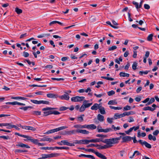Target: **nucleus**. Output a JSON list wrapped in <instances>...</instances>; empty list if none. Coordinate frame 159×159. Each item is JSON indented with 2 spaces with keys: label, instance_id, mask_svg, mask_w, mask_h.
<instances>
[{
  "label": "nucleus",
  "instance_id": "473e14b6",
  "mask_svg": "<svg viewBox=\"0 0 159 159\" xmlns=\"http://www.w3.org/2000/svg\"><path fill=\"white\" fill-rule=\"evenodd\" d=\"M109 107L111 109L114 110H120L122 108V107H114L111 106H109Z\"/></svg>",
  "mask_w": 159,
  "mask_h": 159
},
{
  "label": "nucleus",
  "instance_id": "bb28decb",
  "mask_svg": "<svg viewBox=\"0 0 159 159\" xmlns=\"http://www.w3.org/2000/svg\"><path fill=\"white\" fill-rule=\"evenodd\" d=\"M106 23L108 25H110V26H111V27H112V28H115V29H118L119 28V27L118 26H114V25H112L111 23L110 22V21H107L106 22Z\"/></svg>",
  "mask_w": 159,
  "mask_h": 159
},
{
  "label": "nucleus",
  "instance_id": "7c9ffc66",
  "mask_svg": "<svg viewBox=\"0 0 159 159\" xmlns=\"http://www.w3.org/2000/svg\"><path fill=\"white\" fill-rule=\"evenodd\" d=\"M62 134L63 135H71L70 131H66L63 132Z\"/></svg>",
  "mask_w": 159,
  "mask_h": 159
},
{
  "label": "nucleus",
  "instance_id": "8fccbe9b",
  "mask_svg": "<svg viewBox=\"0 0 159 159\" xmlns=\"http://www.w3.org/2000/svg\"><path fill=\"white\" fill-rule=\"evenodd\" d=\"M30 101L34 103L39 104V101H38L35 100H31Z\"/></svg>",
  "mask_w": 159,
  "mask_h": 159
},
{
  "label": "nucleus",
  "instance_id": "69168bd1",
  "mask_svg": "<svg viewBox=\"0 0 159 159\" xmlns=\"http://www.w3.org/2000/svg\"><path fill=\"white\" fill-rule=\"evenodd\" d=\"M74 128L77 129H81V125H76L74 126Z\"/></svg>",
  "mask_w": 159,
  "mask_h": 159
},
{
  "label": "nucleus",
  "instance_id": "4468645a",
  "mask_svg": "<svg viewBox=\"0 0 159 159\" xmlns=\"http://www.w3.org/2000/svg\"><path fill=\"white\" fill-rule=\"evenodd\" d=\"M25 129L34 131H35L36 129L35 128L32 126H25Z\"/></svg>",
  "mask_w": 159,
  "mask_h": 159
},
{
  "label": "nucleus",
  "instance_id": "9d476101",
  "mask_svg": "<svg viewBox=\"0 0 159 159\" xmlns=\"http://www.w3.org/2000/svg\"><path fill=\"white\" fill-rule=\"evenodd\" d=\"M61 142L63 143V145H66L70 146H73L75 145L74 143H70L68 142V141L66 140H61Z\"/></svg>",
  "mask_w": 159,
  "mask_h": 159
},
{
  "label": "nucleus",
  "instance_id": "a19ab883",
  "mask_svg": "<svg viewBox=\"0 0 159 159\" xmlns=\"http://www.w3.org/2000/svg\"><path fill=\"white\" fill-rule=\"evenodd\" d=\"M83 105H84V106L85 107V108L89 107H90L91 105L92 104V103H85V104H84L83 103Z\"/></svg>",
  "mask_w": 159,
  "mask_h": 159
},
{
  "label": "nucleus",
  "instance_id": "2eb2a0df",
  "mask_svg": "<svg viewBox=\"0 0 159 159\" xmlns=\"http://www.w3.org/2000/svg\"><path fill=\"white\" fill-rule=\"evenodd\" d=\"M98 119L100 122H102L104 120V117L103 116L98 114L97 116Z\"/></svg>",
  "mask_w": 159,
  "mask_h": 159
},
{
  "label": "nucleus",
  "instance_id": "de8ad7c7",
  "mask_svg": "<svg viewBox=\"0 0 159 159\" xmlns=\"http://www.w3.org/2000/svg\"><path fill=\"white\" fill-rule=\"evenodd\" d=\"M84 106V105L82 104L81 107L80 108L79 111L80 112H82L85 110V108Z\"/></svg>",
  "mask_w": 159,
  "mask_h": 159
},
{
  "label": "nucleus",
  "instance_id": "412c9836",
  "mask_svg": "<svg viewBox=\"0 0 159 159\" xmlns=\"http://www.w3.org/2000/svg\"><path fill=\"white\" fill-rule=\"evenodd\" d=\"M120 76L128 77L129 76V75L128 73L121 72L120 73Z\"/></svg>",
  "mask_w": 159,
  "mask_h": 159
},
{
  "label": "nucleus",
  "instance_id": "20e7f679",
  "mask_svg": "<svg viewBox=\"0 0 159 159\" xmlns=\"http://www.w3.org/2000/svg\"><path fill=\"white\" fill-rule=\"evenodd\" d=\"M24 140L26 141H30L31 142L33 143L36 145H38L39 142V140L38 139H32V137L31 136H28L27 139H24Z\"/></svg>",
  "mask_w": 159,
  "mask_h": 159
},
{
  "label": "nucleus",
  "instance_id": "49530a36",
  "mask_svg": "<svg viewBox=\"0 0 159 159\" xmlns=\"http://www.w3.org/2000/svg\"><path fill=\"white\" fill-rule=\"evenodd\" d=\"M0 138H2L5 140H8L10 139V137L8 136H0Z\"/></svg>",
  "mask_w": 159,
  "mask_h": 159
},
{
  "label": "nucleus",
  "instance_id": "864d4df0",
  "mask_svg": "<svg viewBox=\"0 0 159 159\" xmlns=\"http://www.w3.org/2000/svg\"><path fill=\"white\" fill-rule=\"evenodd\" d=\"M96 136L97 137H100L101 138H106L107 136L106 135H104L102 134H97L96 135Z\"/></svg>",
  "mask_w": 159,
  "mask_h": 159
},
{
  "label": "nucleus",
  "instance_id": "cd10ccee",
  "mask_svg": "<svg viewBox=\"0 0 159 159\" xmlns=\"http://www.w3.org/2000/svg\"><path fill=\"white\" fill-rule=\"evenodd\" d=\"M117 104V102L115 100H110L108 103V105H116Z\"/></svg>",
  "mask_w": 159,
  "mask_h": 159
},
{
  "label": "nucleus",
  "instance_id": "052dcab7",
  "mask_svg": "<svg viewBox=\"0 0 159 159\" xmlns=\"http://www.w3.org/2000/svg\"><path fill=\"white\" fill-rule=\"evenodd\" d=\"M7 124H8L7 126H8V127H7V129H10L12 128H13V125H12L11 123H7Z\"/></svg>",
  "mask_w": 159,
  "mask_h": 159
},
{
  "label": "nucleus",
  "instance_id": "6e6d98bb",
  "mask_svg": "<svg viewBox=\"0 0 159 159\" xmlns=\"http://www.w3.org/2000/svg\"><path fill=\"white\" fill-rule=\"evenodd\" d=\"M116 48H117L116 46H112L111 47H110L108 48V50H109V51L113 50H114L116 49Z\"/></svg>",
  "mask_w": 159,
  "mask_h": 159
},
{
  "label": "nucleus",
  "instance_id": "0eeeda50",
  "mask_svg": "<svg viewBox=\"0 0 159 159\" xmlns=\"http://www.w3.org/2000/svg\"><path fill=\"white\" fill-rule=\"evenodd\" d=\"M142 145H144L145 146L148 148H152V146L151 145L148 143L147 142L145 141H144L143 142L142 141V140H139L138 141Z\"/></svg>",
  "mask_w": 159,
  "mask_h": 159
},
{
  "label": "nucleus",
  "instance_id": "39448f33",
  "mask_svg": "<svg viewBox=\"0 0 159 159\" xmlns=\"http://www.w3.org/2000/svg\"><path fill=\"white\" fill-rule=\"evenodd\" d=\"M73 143L74 144H89L88 140L82 139L80 140H75L74 141Z\"/></svg>",
  "mask_w": 159,
  "mask_h": 159
},
{
  "label": "nucleus",
  "instance_id": "aec40b11",
  "mask_svg": "<svg viewBox=\"0 0 159 159\" xmlns=\"http://www.w3.org/2000/svg\"><path fill=\"white\" fill-rule=\"evenodd\" d=\"M99 110L100 113L102 114H106V112L104 107L101 106V107L99 108Z\"/></svg>",
  "mask_w": 159,
  "mask_h": 159
},
{
  "label": "nucleus",
  "instance_id": "c85d7f7f",
  "mask_svg": "<svg viewBox=\"0 0 159 159\" xmlns=\"http://www.w3.org/2000/svg\"><path fill=\"white\" fill-rule=\"evenodd\" d=\"M153 36V34H150L148 37L147 39L149 41H151L152 39V37Z\"/></svg>",
  "mask_w": 159,
  "mask_h": 159
},
{
  "label": "nucleus",
  "instance_id": "4d7b16f0",
  "mask_svg": "<svg viewBox=\"0 0 159 159\" xmlns=\"http://www.w3.org/2000/svg\"><path fill=\"white\" fill-rule=\"evenodd\" d=\"M112 129L111 128H107L105 129H104L103 132L104 133H107L108 132H110V131H111Z\"/></svg>",
  "mask_w": 159,
  "mask_h": 159
},
{
  "label": "nucleus",
  "instance_id": "e2e57ef3",
  "mask_svg": "<svg viewBox=\"0 0 159 159\" xmlns=\"http://www.w3.org/2000/svg\"><path fill=\"white\" fill-rule=\"evenodd\" d=\"M159 133V130H156L153 132V135L155 136H157Z\"/></svg>",
  "mask_w": 159,
  "mask_h": 159
},
{
  "label": "nucleus",
  "instance_id": "4be33fe9",
  "mask_svg": "<svg viewBox=\"0 0 159 159\" xmlns=\"http://www.w3.org/2000/svg\"><path fill=\"white\" fill-rule=\"evenodd\" d=\"M41 104L49 105L50 104V102L48 101L40 100L39 102V104Z\"/></svg>",
  "mask_w": 159,
  "mask_h": 159
},
{
  "label": "nucleus",
  "instance_id": "a878e982",
  "mask_svg": "<svg viewBox=\"0 0 159 159\" xmlns=\"http://www.w3.org/2000/svg\"><path fill=\"white\" fill-rule=\"evenodd\" d=\"M27 150L25 149L21 150V149H16L15 150V152H26Z\"/></svg>",
  "mask_w": 159,
  "mask_h": 159
},
{
  "label": "nucleus",
  "instance_id": "e433bc0d",
  "mask_svg": "<svg viewBox=\"0 0 159 159\" xmlns=\"http://www.w3.org/2000/svg\"><path fill=\"white\" fill-rule=\"evenodd\" d=\"M114 118L115 119H116L118 118H121L120 115L118 113H116L114 115Z\"/></svg>",
  "mask_w": 159,
  "mask_h": 159
},
{
  "label": "nucleus",
  "instance_id": "4c0bfd02",
  "mask_svg": "<svg viewBox=\"0 0 159 159\" xmlns=\"http://www.w3.org/2000/svg\"><path fill=\"white\" fill-rule=\"evenodd\" d=\"M107 94L109 96H111L115 93V92L113 90H111L107 93Z\"/></svg>",
  "mask_w": 159,
  "mask_h": 159
},
{
  "label": "nucleus",
  "instance_id": "dca6fc26",
  "mask_svg": "<svg viewBox=\"0 0 159 159\" xmlns=\"http://www.w3.org/2000/svg\"><path fill=\"white\" fill-rule=\"evenodd\" d=\"M155 109V108H152L151 107L147 106L146 107H144L143 108V110L144 111L149 110L152 111H153Z\"/></svg>",
  "mask_w": 159,
  "mask_h": 159
},
{
  "label": "nucleus",
  "instance_id": "72a5a7b5",
  "mask_svg": "<svg viewBox=\"0 0 159 159\" xmlns=\"http://www.w3.org/2000/svg\"><path fill=\"white\" fill-rule=\"evenodd\" d=\"M15 134L16 135H18L19 136H20L21 137H23L24 138H26V139L27 138V137H28V136H27V135L21 134L19 133H16V132L15 133Z\"/></svg>",
  "mask_w": 159,
  "mask_h": 159
},
{
  "label": "nucleus",
  "instance_id": "79ce46f5",
  "mask_svg": "<svg viewBox=\"0 0 159 159\" xmlns=\"http://www.w3.org/2000/svg\"><path fill=\"white\" fill-rule=\"evenodd\" d=\"M132 2L133 4L135 6L136 8L137 9H138L139 8L138 3L134 1H133Z\"/></svg>",
  "mask_w": 159,
  "mask_h": 159
},
{
  "label": "nucleus",
  "instance_id": "a211bd4d",
  "mask_svg": "<svg viewBox=\"0 0 159 159\" xmlns=\"http://www.w3.org/2000/svg\"><path fill=\"white\" fill-rule=\"evenodd\" d=\"M88 129L93 130L96 128V126L94 124L88 125Z\"/></svg>",
  "mask_w": 159,
  "mask_h": 159
},
{
  "label": "nucleus",
  "instance_id": "6e6552de",
  "mask_svg": "<svg viewBox=\"0 0 159 159\" xmlns=\"http://www.w3.org/2000/svg\"><path fill=\"white\" fill-rule=\"evenodd\" d=\"M16 146L18 147H21L22 148H29L30 147L28 145L24 144L21 142H19L18 144H17Z\"/></svg>",
  "mask_w": 159,
  "mask_h": 159
},
{
  "label": "nucleus",
  "instance_id": "5fc2aeb1",
  "mask_svg": "<svg viewBox=\"0 0 159 159\" xmlns=\"http://www.w3.org/2000/svg\"><path fill=\"white\" fill-rule=\"evenodd\" d=\"M125 116H129L134 114L133 111H129V112H124Z\"/></svg>",
  "mask_w": 159,
  "mask_h": 159
},
{
  "label": "nucleus",
  "instance_id": "0e129e2a",
  "mask_svg": "<svg viewBox=\"0 0 159 159\" xmlns=\"http://www.w3.org/2000/svg\"><path fill=\"white\" fill-rule=\"evenodd\" d=\"M133 130V128H130L128 130L125 131V133L127 134H129V133L131 132Z\"/></svg>",
  "mask_w": 159,
  "mask_h": 159
},
{
  "label": "nucleus",
  "instance_id": "58836bf2",
  "mask_svg": "<svg viewBox=\"0 0 159 159\" xmlns=\"http://www.w3.org/2000/svg\"><path fill=\"white\" fill-rule=\"evenodd\" d=\"M51 79L53 80H57V81H60V80L63 81L64 80V79L63 78H51Z\"/></svg>",
  "mask_w": 159,
  "mask_h": 159
},
{
  "label": "nucleus",
  "instance_id": "6ab92c4d",
  "mask_svg": "<svg viewBox=\"0 0 159 159\" xmlns=\"http://www.w3.org/2000/svg\"><path fill=\"white\" fill-rule=\"evenodd\" d=\"M52 139L51 138L44 137L42 139L40 140V141H49L51 142L52 140Z\"/></svg>",
  "mask_w": 159,
  "mask_h": 159
},
{
  "label": "nucleus",
  "instance_id": "37998d69",
  "mask_svg": "<svg viewBox=\"0 0 159 159\" xmlns=\"http://www.w3.org/2000/svg\"><path fill=\"white\" fill-rule=\"evenodd\" d=\"M149 72H150V71L146 70L145 71H140L139 72V73L140 75H142L143 73L146 75Z\"/></svg>",
  "mask_w": 159,
  "mask_h": 159
},
{
  "label": "nucleus",
  "instance_id": "9b49d317",
  "mask_svg": "<svg viewBox=\"0 0 159 159\" xmlns=\"http://www.w3.org/2000/svg\"><path fill=\"white\" fill-rule=\"evenodd\" d=\"M59 98L62 100H68L69 99V96L67 94H64L60 96Z\"/></svg>",
  "mask_w": 159,
  "mask_h": 159
},
{
  "label": "nucleus",
  "instance_id": "c03bdc74",
  "mask_svg": "<svg viewBox=\"0 0 159 159\" xmlns=\"http://www.w3.org/2000/svg\"><path fill=\"white\" fill-rule=\"evenodd\" d=\"M69 107H60L59 110L60 111H64L67 109H68Z\"/></svg>",
  "mask_w": 159,
  "mask_h": 159
},
{
  "label": "nucleus",
  "instance_id": "f3484780",
  "mask_svg": "<svg viewBox=\"0 0 159 159\" xmlns=\"http://www.w3.org/2000/svg\"><path fill=\"white\" fill-rule=\"evenodd\" d=\"M48 97L51 98H57V95L52 93H48L47 94Z\"/></svg>",
  "mask_w": 159,
  "mask_h": 159
},
{
  "label": "nucleus",
  "instance_id": "3c124183",
  "mask_svg": "<svg viewBox=\"0 0 159 159\" xmlns=\"http://www.w3.org/2000/svg\"><path fill=\"white\" fill-rule=\"evenodd\" d=\"M131 109V107L128 105H127V106L125 107H124V110L125 111L129 110H130Z\"/></svg>",
  "mask_w": 159,
  "mask_h": 159
},
{
  "label": "nucleus",
  "instance_id": "f03ea898",
  "mask_svg": "<svg viewBox=\"0 0 159 159\" xmlns=\"http://www.w3.org/2000/svg\"><path fill=\"white\" fill-rule=\"evenodd\" d=\"M56 108L47 107L42 109V110L45 111L43 112V116H47L48 115L53 114L57 115L60 114V112L57 111H52L51 110L56 109Z\"/></svg>",
  "mask_w": 159,
  "mask_h": 159
},
{
  "label": "nucleus",
  "instance_id": "f8f14e48",
  "mask_svg": "<svg viewBox=\"0 0 159 159\" xmlns=\"http://www.w3.org/2000/svg\"><path fill=\"white\" fill-rule=\"evenodd\" d=\"M101 107L100 104L97 103H95L93 106L91 107V109L92 110H97L98 109H99Z\"/></svg>",
  "mask_w": 159,
  "mask_h": 159
},
{
  "label": "nucleus",
  "instance_id": "603ef678",
  "mask_svg": "<svg viewBox=\"0 0 159 159\" xmlns=\"http://www.w3.org/2000/svg\"><path fill=\"white\" fill-rule=\"evenodd\" d=\"M67 128L68 127L67 126H63L57 128L58 131Z\"/></svg>",
  "mask_w": 159,
  "mask_h": 159
},
{
  "label": "nucleus",
  "instance_id": "bf43d9fd",
  "mask_svg": "<svg viewBox=\"0 0 159 159\" xmlns=\"http://www.w3.org/2000/svg\"><path fill=\"white\" fill-rule=\"evenodd\" d=\"M114 119H113V118H108L107 119V122L111 124V123L113 122L112 120Z\"/></svg>",
  "mask_w": 159,
  "mask_h": 159
},
{
  "label": "nucleus",
  "instance_id": "a18cd8bd",
  "mask_svg": "<svg viewBox=\"0 0 159 159\" xmlns=\"http://www.w3.org/2000/svg\"><path fill=\"white\" fill-rule=\"evenodd\" d=\"M111 128L113 129L115 131H116L117 130H119L120 129V127H116L114 125H112Z\"/></svg>",
  "mask_w": 159,
  "mask_h": 159
},
{
  "label": "nucleus",
  "instance_id": "09e8293b",
  "mask_svg": "<svg viewBox=\"0 0 159 159\" xmlns=\"http://www.w3.org/2000/svg\"><path fill=\"white\" fill-rule=\"evenodd\" d=\"M97 129L98 132H103L104 129H102L101 127L99 126H98Z\"/></svg>",
  "mask_w": 159,
  "mask_h": 159
},
{
  "label": "nucleus",
  "instance_id": "f257e3e1",
  "mask_svg": "<svg viewBox=\"0 0 159 159\" xmlns=\"http://www.w3.org/2000/svg\"><path fill=\"white\" fill-rule=\"evenodd\" d=\"M121 136L119 137L112 138L109 139H105V141H103V143H106V145L102 146V149L110 148L113 146V144L117 143L118 141L120 139Z\"/></svg>",
  "mask_w": 159,
  "mask_h": 159
},
{
  "label": "nucleus",
  "instance_id": "338daca9",
  "mask_svg": "<svg viewBox=\"0 0 159 159\" xmlns=\"http://www.w3.org/2000/svg\"><path fill=\"white\" fill-rule=\"evenodd\" d=\"M28 35V34H27V33H25L24 34H22L20 35V39H22L24 37H26V36H27Z\"/></svg>",
  "mask_w": 159,
  "mask_h": 159
},
{
  "label": "nucleus",
  "instance_id": "ea45409f",
  "mask_svg": "<svg viewBox=\"0 0 159 159\" xmlns=\"http://www.w3.org/2000/svg\"><path fill=\"white\" fill-rule=\"evenodd\" d=\"M42 158L43 159L47 158H49V154H42L41 155Z\"/></svg>",
  "mask_w": 159,
  "mask_h": 159
},
{
  "label": "nucleus",
  "instance_id": "b1692460",
  "mask_svg": "<svg viewBox=\"0 0 159 159\" xmlns=\"http://www.w3.org/2000/svg\"><path fill=\"white\" fill-rule=\"evenodd\" d=\"M49 155V158L52 157H57L60 156V154L59 153H51Z\"/></svg>",
  "mask_w": 159,
  "mask_h": 159
},
{
  "label": "nucleus",
  "instance_id": "c756f323",
  "mask_svg": "<svg viewBox=\"0 0 159 159\" xmlns=\"http://www.w3.org/2000/svg\"><path fill=\"white\" fill-rule=\"evenodd\" d=\"M33 107L31 106H27L25 107H20L19 108L23 110L24 111H26L29 108H31Z\"/></svg>",
  "mask_w": 159,
  "mask_h": 159
},
{
  "label": "nucleus",
  "instance_id": "5701e85b",
  "mask_svg": "<svg viewBox=\"0 0 159 159\" xmlns=\"http://www.w3.org/2000/svg\"><path fill=\"white\" fill-rule=\"evenodd\" d=\"M89 143H97L99 142V140L97 138L95 139H92L90 140H88Z\"/></svg>",
  "mask_w": 159,
  "mask_h": 159
},
{
  "label": "nucleus",
  "instance_id": "680f3d73",
  "mask_svg": "<svg viewBox=\"0 0 159 159\" xmlns=\"http://www.w3.org/2000/svg\"><path fill=\"white\" fill-rule=\"evenodd\" d=\"M29 53L25 52H24L23 56L25 57H29Z\"/></svg>",
  "mask_w": 159,
  "mask_h": 159
},
{
  "label": "nucleus",
  "instance_id": "774afa93",
  "mask_svg": "<svg viewBox=\"0 0 159 159\" xmlns=\"http://www.w3.org/2000/svg\"><path fill=\"white\" fill-rule=\"evenodd\" d=\"M86 157L89 158H91V159H95V158L94 157V156L91 155H87Z\"/></svg>",
  "mask_w": 159,
  "mask_h": 159
},
{
  "label": "nucleus",
  "instance_id": "2f4dec72",
  "mask_svg": "<svg viewBox=\"0 0 159 159\" xmlns=\"http://www.w3.org/2000/svg\"><path fill=\"white\" fill-rule=\"evenodd\" d=\"M41 112L40 111H33L32 112V113L34 115H41Z\"/></svg>",
  "mask_w": 159,
  "mask_h": 159
},
{
  "label": "nucleus",
  "instance_id": "f704fd0d",
  "mask_svg": "<svg viewBox=\"0 0 159 159\" xmlns=\"http://www.w3.org/2000/svg\"><path fill=\"white\" fill-rule=\"evenodd\" d=\"M98 146V144H95L91 143V144H90L87 145V146L86 147L87 148L92 147H97V146Z\"/></svg>",
  "mask_w": 159,
  "mask_h": 159
},
{
  "label": "nucleus",
  "instance_id": "7ed1b4c3",
  "mask_svg": "<svg viewBox=\"0 0 159 159\" xmlns=\"http://www.w3.org/2000/svg\"><path fill=\"white\" fill-rule=\"evenodd\" d=\"M86 151L90 152H91L94 153L98 157L102 159H107V158L104 155L97 152H95L93 149H86Z\"/></svg>",
  "mask_w": 159,
  "mask_h": 159
},
{
  "label": "nucleus",
  "instance_id": "ddd939ff",
  "mask_svg": "<svg viewBox=\"0 0 159 159\" xmlns=\"http://www.w3.org/2000/svg\"><path fill=\"white\" fill-rule=\"evenodd\" d=\"M78 133H80L83 134H88L89 132L84 129H78Z\"/></svg>",
  "mask_w": 159,
  "mask_h": 159
},
{
  "label": "nucleus",
  "instance_id": "1a4fd4ad",
  "mask_svg": "<svg viewBox=\"0 0 159 159\" xmlns=\"http://www.w3.org/2000/svg\"><path fill=\"white\" fill-rule=\"evenodd\" d=\"M122 139V143L130 141L132 139V137L130 136H126L123 137Z\"/></svg>",
  "mask_w": 159,
  "mask_h": 159
},
{
  "label": "nucleus",
  "instance_id": "c9c22d12",
  "mask_svg": "<svg viewBox=\"0 0 159 159\" xmlns=\"http://www.w3.org/2000/svg\"><path fill=\"white\" fill-rule=\"evenodd\" d=\"M137 66V63L135 62H134L132 66V68L133 70H135L136 69V67Z\"/></svg>",
  "mask_w": 159,
  "mask_h": 159
},
{
  "label": "nucleus",
  "instance_id": "393cba45",
  "mask_svg": "<svg viewBox=\"0 0 159 159\" xmlns=\"http://www.w3.org/2000/svg\"><path fill=\"white\" fill-rule=\"evenodd\" d=\"M15 11L18 14H19L22 12V10L19 8H18L16 7L15 8Z\"/></svg>",
  "mask_w": 159,
  "mask_h": 159
},
{
  "label": "nucleus",
  "instance_id": "423d86ee",
  "mask_svg": "<svg viewBox=\"0 0 159 159\" xmlns=\"http://www.w3.org/2000/svg\"><path fill=\"white\" fill-rule=\"evenodd\" d=\"M85 98L84 97L76 96L71 98V100L74 102H81Z\"/></svg>",
  "mask_w": 159,
  "mask_h": 159
},
{
  "label": "nucleus",
  "instance_id": "13d9d810",
  "mask_svg": "<svg viewBox=\"0 0 159 159\" xmlns=\"http://www.w3.org/2000/svg\"><path fill=\"white\" fill-rule=\"evenodd\" d=\"M78 129L76 130L74 129L72 130H70L71 135L72 134H74L76 133H78Z\"/></svg>",
  "mask_w": 159,
  "mask_h": 159
}]
</instances>
